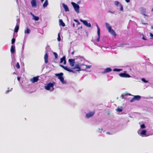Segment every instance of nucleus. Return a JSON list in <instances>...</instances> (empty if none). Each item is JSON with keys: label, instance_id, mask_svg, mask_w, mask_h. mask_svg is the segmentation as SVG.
Segmentation results:
<instances>
[{"label": "nucleus", "instance_id": "nucleus-1", "mask_svg": "<svg viewBox=\"0 0 153 153\" xmlns=\"http://www.w3.org/2000/svg\"><path fill=\"white\" fill-rule=\"evenodd\" d=\"M81 66H85V68H82L81 70L82 71H84L87 68H90L91 67V65H85L83 64H80V65L77 64H76L75 67L73 68V69H76V71H81V68H82L81 67H80Z\"/></svg>", "mask_w": 153, "mask_h": 153}, {"label": "nucleus", "instance_id": "nucleus-2", "mask_svg": "<svg viewBox=\"0 0 153 153\" xmlns=\"http://www.w3.org/2000/svg\"><path fill=\"white\" fill-rule=\"evenodd\" d=\"M105 26L107 29L108 30V32L112 35L114 36L115 37L116 36V34L115 31L112 29L111 26L108 23L105 24Z\"/></svg>", "mask_w": 153, "mask_h": 153}, {"label": "nucleus", "instance_id": "nucleus-3", "mask_svg": "<svg viewBox=\"0 0 153 153\" xmlns=\"http://www.w3.org/2000/svg\"><path fill=\"white\" fill-rule=\"evenodd\" d=\"M63 74L62 73H60L56 74L55 75L58 77V78L60 80L61 82L63 84L66 83V82L64 80V78L62 76Z\"/></svg>", "mask_w": 153, "mask_h": 153}, {"label": "nucleus", "instance_id": "nucleus-4", "mask_svg": "<svg viewBox=\"0 0 153 153\" xmlns=\"http://www.w3.org/2000/svg\"><path fill=\"white\" fill-rule=\"evenodd\" d=\"M71 4L72 5L73 7L75 10V11L77 13H79V6L74 2H71Z\"/></svg>", "mask_w": 153, "mask_h": 153}, {"label": "nucleus", "instance_id": "nucleus-5", "mask_svg": "<svg viewBox=\"0 0 153 153\" xmlns=\"http://www.w3.org/2000/svg\"><path fill=\"white\" fill-rule=\"evenodd\" d=\"M127 72L126 71H124L123 73H121L119 74L120 76L122 77L129 78L131 76L128 74L126 73Z\"/></svg>", "mask_w": 153, "mask_h": 153}, {"label": "nucleus", "instance_id": "nucleus-6", "mask_svg": "<svg viewBox=\"0 0 153 153\" xmlns=\"http://www.w3.org/2000/svg\"><path fill=\"white\" fill-rule=\"evenodd\" d=\"M54 86V84L53 83L50 82L46 86H45V88L46 89L48 90H49L50 89V88H53V87Z\"/></svg>", "mask_w": 153, "mask_h": 153}, {"label": "nucleus", "instance_id": "nucleus-7", "mask_svg": "<svg viewBox=\"0 0 153 153\" xmlns=\"http://www.w3.org/2000/svg\"><path fill=\"white\" fill-rule=\"evenodd\" d=\"M141 98V97L139 95L134 96V97L130 100L131 102H132L135 100H139Z\"/></svg>", "mask_w": 153, "mask_h": 153}, {"label": "nucleus", "instance_id": "nucleus-8", "mask_svg": "<svg viewBox=\"0 0 153 153\" xmlns=\"http://www.w3.org/2000/svg\"><path fill=\"white\" fill-rule=\"evenodd\" d=\"M95 113V111L89 112L86 114V117L87 118H88L90 117H92L94 115Z\"/></svg>", "mask_w": 153, "mask_h": 153}, {"label": "nucleus", "instance_id": "nucleus-9", "mask_svg": "<svg viewBox=\"0 0 153 153\" xmlns=\"http://www.w3.org/2000/svg\"><path fill=\"white\" fill-rule=\"evenodd\" d=\"M97 34L98 35V38L97 39V42H99L100 41V30L99 27L98 26V25L97 24Z\"/></svg>", "mask_w": 153, "mask_h": 153}, {"label": "nucleus", "instance_id": "nucleus-10", "mask_svg": "<svg viewBox=\"0 0 153 153\" xmlns=\"http://www.w3.org/2000/svg\"><path fill=\"white\" fill-rule=\"evenodd\" d=\"M80 21L82 22L83 24L86 26H87L88 27H90L91 26V24L90 23H88L87 22L86 20H83L81 19H80Z\"/></svg>", "mask_w": 153, "mask_h": 153}, {"label": "nucleus", "instance_id": "nucleus-11", "mask_svg": "<svg viewBox=\"0 0 153 153\" xmlns=\"http://www.w3.org/2000/svg\"><path fill=\"white\" fill-rule=\"evenodd\" d=\"M68 61L69 62L70 65L71 67H73L74 65L75 59H69Z\"/></svg>", "mask_w": 153, "mask_h": 153}, {"label": "nucleus", "instance_id": "nucleus-12", "mask_svg": "<svg viewBox=\"0 0 153 153\" xmlns=\"http://www.w3.org/2000/svg\"><path fill=\"white\" fill-rule=\"evenodd\" d=\"M39 76L34 77L31 79V81L33 83L36 82L39 80Z\"/></svg>", "mask_w": 153, "mask_h": 153}, {"label": "nucleus", "instance_id": "nucleus-13", "mask_svg": "<svg viewBox=\"0 0 153 153\" xmlns=\"http://www.w3.org/2000/svg\"><path fill=\"white\" fill-rule=\"evenodd\" d=\"M31 4L33 7L35 8L36 7L37 5L36 0H31Z\"/></svg>", "mask_w": 153, "mask_h": 153}, {"label": "nucleus", "instance_id": "nucleus-14", "mask_svg": "<svg viewBox=\"0 0 153 153\" xmlns=\"http://www.w3.org/2000/svg\"><path fill=\"white\" fill-rule=\"evenodd\" d=\"M45 62L47 63L48 62V55L46 52L44 56Z\"/></svg>", "mask_w": 153, "mask_h": 153}, {"label": "nucleus", "instance_id": "nucleus-15", "mask_svg": "<svg viewBox=\"0 0 153 153\" xmlns=\"http://www.w3.org/2000/svg\"><path fill=\"white\" fill-rule=\"evenodd\" d=\"M112 69L110 68H107L105 69L104 71H103L102 73V74H105L111 71Z\"/></svg>", "mask_w": 153, "mask_h": 153}, {"label": "nucleus", "instance_id": "nucleus-16", "mask_svg": "<svg viewBox=\"0 0 153 153\" xmlns=\"http://www.w3.org/2000/svg\"><path fill=\"white\" fill-rule=\"evenodd\" d=\"M62 5L64 8L65 9V10L66 12L69 11V9L67 5L65 4L64 3H63L62 4Z\"/></svg>", "mask_w": 153, "mask_h": 153}, {"label": "nucleus", "instance_id": "nucleus-17", "mask_svg": "<svg viewBox=\"0 0 153 153\" xmlns=\"http://www.w3.org/2000/svg\"><path fill=\"white\" fill-rule=\"evenodd\" d=\"M63 69H65V70L67 71H68L69 72H72V73H74V71L73 70H72L71 69H69V68H68L67 66H64Z\"/></svg>", "mask_w": 153, "mask_h": 153}, {"label": "nucleus", "instance_id": "nucleus-18", "mask_svg": "<svg viewBox=\"0 0 153 153\" xmlns=\"http://www.w3.org/2000/svg\"><path fill=\"white\" fill-rule=\"evenodd\" d=\"M128 95L131 96L132 95L130 94L124 93L121 94V97L122 99H123L124 98V97L125 96H127Z\"/></svg>", "mask_w": 153, "mask_h": 153}, {"label": "nucleus", "instance_id": "nucleus-19", "mask_svg": "<svg viewBox=\"0 0 153 153\" xmlns=\"http://www.w3.org/2000/svg\"><path fill=\"white\" fill-rule=\"evenodd\" d=\"M59 25H61L62 27H64L65 26V24L63 22L62 20L61 19H60L59 20Z\"/></svg>", "mask_w": 153, "mask_h": 153}, {"label": "nucleus", "instance_id": "nucleus-20", "mask_svg": "<svg viewBox=\"0 0 153 153\" xmlns=\"http://www.w3.org/2000/svg\"><path fill=\"white\" fill-rule=\"evenodd\" d=\"M11 52L13 54L15 52V46L14 45H12L11 46V48L10 49Z\"/></svg>", "mask_w": 153, "mask_h": 153}, {"label": "nucleus", "instance_id": "nucleus-21", "mask_svg": "<svg viewBox=\"0 0 153 153\" xmlns=\"http://www.w3.org/2000/svg\"><path fill=\"white\" fill-rule=\"evenodd\" d=\"M19 29V25H16L15 28L14 32L17 33Z\"/></svg>", "mask_w": 153, "mask_h": 153}, {"label": "nucleus", "instance_id": "nucleus-22", "mask_svg": "<svg viewBox=\"0 0 153 153\" xmlns=\"http://www.w3.org/2000/svg\"><path fill=\"white\" fill-rule=\"evenodd\" d=\"M48 5V0H45L44 4H43V7L44 8L46 7Z\"/></svg>", "mask_w": 153, "mask_h": 153}, {"label": "nucleus", "instance_id": "nucleus-23", "mask_svg": "<svg viewBox=\"0 0 153 153\" xmlns=\"http://www.w3.org/2000/svg\"><path fill=\"white\" fill-rule=\"evenodd\" d=\"M30 30L28 29L27 27L26 29L25 30V33H27V34H29L30 33Z\"/></svg>", "mask_w": 153, "mask_h": 153}, {"label": "nucleus", "instance_id": "nucleus-24", "mask_svg": "<svg viewBox=\"0 0 153 153\" xmlns=\"http://www.w3.org/2000/svg\"><path fill=\"white\" fill-rule=\"evenodd\" d=\"M33 19L36 21H38L39 19V17L33 15Z\"/></svg>", "mask_w": 153, "mask_h": 153}, {"label": "nucleus", "instance_id": "nucleus-25", "mask_svg": "<svg viewBox=\"0 0 153 153\" xmlns=\"http://www.w3.org/2000/svg\"><path fill=\"white\" fill-rule=\"evenodd\" d=\"M65 60V56H64L62 58H61L60 63H62Z\"/></svg>", "mask_w": 153, "mask_h": 153}, {"label": "nucleus", "instance_id": "nucleus-26", "mask_svg": "<svg viewBox=\"0 0 153 153\" xmlns=\"http://www.w3.org/2000/svg\"><path fill=\"white\" fill-rule=\"evenodd\" d=\"M146 130H143L141 132L140 134L142 135H146Z\"/></svg>", "mask_w": 153, "mask_h": 153}, {"label": "nucleus", "instance_id": "nucleus-27", "mask_svg": "<svg viewBox=\"0 0 153 153\" xmlns=\"http://www.w3.org/2000/svg\"><path fill=\"white\" fill-rule=\"evenodd\" d=\"M119 6H120V10L121 11H123V7L122 5V4H120Z\"/></svg>", "mask_w": 153, "mask_h": 153}, {"label": "nucleus", "instance_id": "nucleus-28", "mask_svg": "<svg viewBox=\"0 0 153 153\" xmlns=\"http://www.w3.org/2000/svg\"><path fill=\"white\" fill-rule=\"evenodd\" d=\"M122 70V69H117V68H114L113 69V71H121Z\"/></svg>", "mask_w": 153, "mask_h": 153}, {"label": "nucleus", "instance_id": "nucleus-29", "mask_svg": "<svg viewBox=\"0 0 153 153\" xmlns=\"http://www.w3.org/2000/svg\"><path fill=\"white\" fill-rule=\"evenodd\" d=\"M53 54L54 55L55 59H57L58 58V56L56 52H53Z\"/></svg>", "mask_w": 153, "mask_h": 153}, {"label": "nucleus", "instance_id": "nucleus-30", "mask_svg": "<svg viewBox=\"0 0 153 153\" xmlns=\"http://www.w3.org/2000/svg\"><path fill=\"white\" fill-rule=\"evenodd\" d=\"M116 111L118 112H120L122 111L123 109L121 108H118L116 109Z\"/></svg>", "mask_w": 153, "mask_h": 153}, {"label": "nucleus", "instance_id": "nucleus-31", "mask_svg": "<svg viewBox=\"0 0 153 153\" xmlns=\"http://www.w3.org/2000/svg\"><path fill=\"white\" fill-rule=\"evenodd\" d=\"M120 3L118 1H115L114 2L115 5H116L117 6H118L119 5H120Z\"/></svg>", "mask_w": 153, "mask_h": 153}, {"label": "nucleus", "instance_id": "nucleus-32", "mask_svg": "<svg viewBox=\"0 0 153 153\" xmlns=\"http://www.w3.org/2000/svg\"><path fill=\"white\" fill-rule=\"evenodd\" d=\"M57 40L58 41H60L61 40L60 33H58V34Z\"/></svg>", "mask_w": 153, "mask_h": 153}, {"label": "nucleus", "instance_id": "nucleus-33", "mask_svg": "<svg viewBox=\"0 0 153 153\" xmlns=\"http://www.w3.org/2000/svg\"><path fill=\"white\" fill-rule=\"evenodd\" d=\"M141 80H142L143 82H145V83H147L148 82V81H147V80H146L145 79V78H142V79H141Z\"/></svg>", "mask_w": 153, "mask_h": 153}, {"label": "nucleus", "instance_id": "nucleus-34", "mask_svg": "<svg viewBox=\"0 0 153 153\" xmlns=\"http://www.w3.org/2000/svg\"><path fill=\"white\" fill-rule=\"evenodd\" d=\"M16 39L15 38H13L11 40V44H13L15 42Z\"/></svg>", "mask_w": 153, "mask_h": 153}, {"label": "nucleus", "instance_id": "nucleus-35", "mask_svg": "<svg viewBox=\"0 0 153 153\" xmlns=\"http://www.w3.org/2000/svg\"><path fill=\"white\" fill-rule=\"evenodd\" d=\"M16 67L17 68L19 69L20 68V66L19 62H17L16 64Z\"/></svg>", "mask_w": 153, "mask_h": 153}, {"label": "nucleus", "instance_id": "nucleus-36", "mask_svg": "<svg viewBox=\"0 0 153 153\" xmlns=\"http://www.w3.org/2000/svg\"><path fill=\"white\" fill-rule=\"evenodd\" d=\"M140 127L142 128H146V126L144 124H142L140 125Z\"/></svg>", "mask_w": 153, "mask_h": 153}, {"label": "nucleus", "instance_id": "nucleus-37", "mask_svg": "<svg viewBox=\"0 0 153 153\" xmlns=\"http://www.w3.org/2000/svg\"><path fill=\"white\" fill-rule=\"evenodd\" d=\"M74 21L75 22H76V23H77V25L80 24V23L78 22V20H76V19H74Z\"/></svg>", "mask_w": 153, "mask_h": 153}, {"label": "nucleus", "instance_id": "nucleus-38", "mask_svg": "<svg viewBox=\"0 0 153 153\" xmlns=\"http://www.w3.org/2000/svg\"><path fill=\"white\" fill-rule=\"evenodd\" d=\"M150 36L151 37V38L152 39H153V34L151 33H150Z\"/></svg>", "mask_w": 153, "mask_h": 153}, {"label": "nucleus", "instance_id": "nucleus-39", "mask_svg": "<svg viewBox=\"0 0 153 153\" xmlns=\"http://www.w3.org/2000/svg\"><path fill=\"white\" fill-rule=\"evenodd\" d=\"M12 88H11V89L10 90H7V91H6V92H5V93H6V94H7V93H8L10 91H12Z\"/></svg>", "mask_w": 153, "mask_h": 153}, {"label": "nucleus", "instance_id": "nucleus-40", "mask_svg": "<svg viewBox=\"0 0 153 153\" xmlns=\"http://www.w3.org/2000/svg\"><path fill=\"white\" fill-rule=\"evenodd\" d=\"M108 12H109V13H112V14H114V11H108Z\"/></svg>", "mask_w": 153, "mask_h": 153}, {"label": "nucleus", "instance_id": "nucleus-41", "mask_svg": "<svg viewBox=\"0 0 153 153\" xmlns=\"http://www.w3.org/2000/svg\"><path fill=\"white\" fill-rule=\"evenodd\" d=\"M59 66L61 67L62 68H63L64 67V66L62 65H59Z\"/></svg>", "mask_w": 153, "mask_h": 153}, {"label": "nucleus", "instance_id": "nucleus-42", "mask_svg": "<svg viewBox=\"0 0 153 153\" xmlns=\"http://www.w3.org/2000/svg\"><path fill=\"white\" fill-rule=\"evenodd\" d=\"M63 64L64 65H65L66 64V60H65L64 61Z\"/></svg>", "mask_w": 153, "mask_h": 153}, {"label": "nucleus", "instance_id": "nucleus-43", "mask_svg": "<svg viewBox=\"0 0 153 153\" xmlns=\"http://www.w3.org/2000/svg\"><path fill=\"white\" fill-rule=\"evenodd\" d=\"M106 133L107 134H109V135H111V134H112L110 132H107Z\"/></svg>", "mask_w": 153, "mask_h": 153}, {"label": "nucleus", "instance_id": "nucleus-44", "mask_svg": "<svg viewBox=\"0 0 153 153\" xmlns=\"http://www.w3.org/2000/svg\"><path fill=\"white\" fill-rule=\"evenodd\" d=\"M125 1L127 3L129 2L130 1V0H125Z\"/></svg>", "mask_w": 153, "mask_h": 153}, {"label": "nucleus", "instance_id": "nucleus-45", "mask_svg": "<svg viewBox=\"0 0 153 153\" xmlns=\"http://www.w3.org/2000/svg\"><path fill=\"white\" fill-rule=\"evenodd\" d=\"M85 66H81V67H81L82 68H81V70L82 68H85ZM82 70H81V71Z\"/></svg>", "mask_w": 153, "mask_h": 153}, {"label": "nucleus", "instance_id": "nucleus-46", "mask_svg": "<svg viewBox=\"0 0 153 153\" xmlns=\"http://www.w3.org/2000/svg\"><path fill=\"white\" fill-rule=\"evenodd\" d=\"M142 39H143L144 40H146V39H145L144 37H143Z\"/></svg>", "mask_w": 153, "mask_h": 153}, {"label": "nucleus", "instance_id": "nucleus-47", "mask_svg": "<svg viewBox=\"0 0 153 153\" xmlns=\"http://www.w3.org/2000/svg\"><path fill=\"white\" fill-rule=\"evenodd\" d=\"M17 79L19 81L20 79V77H17Z\"/></svg>", "mask_w": 153, "mask_h": 153}, {"label": "nucleus", "instance_id": "nucleus-48", "mask_svg": "<svg viewBox=\"0 0 153 153\" xmlns=\"http://www.w3.org/2000/svg\"><path fill=\"white\" fill-rule=\"evenodd\" d=\"M44 1V0H41V2H42Z\"/></svg>", "mask_w": 153, "mask_h": 153}, {"label": "nucleus", "instance_id": "nucleus-49", "mask_svg": "<svg viewBox=\"0 0 153 153\" xmlns=\"http://www.w3.org/2000/svg\"><path fill=\"white\" fill-rule=\"evenodd\" d=\"M73 27H74L75 26V24L74 23H73Z\"/></svg>", "mask_w": 153, "mask_h": 153}, {"label": "nucleus", "instance_id": "nucleus-50", "mask_svg": "<svg viewBox=\"0 0 153 153\" xmlns=\"http://www.w3.org/2000/svg\"><path fill=\"white\" fill-rule=\"evenodd\" d=\"M30 14L32 16H33V15H34L33 14L31 13H30Z\"/></svg>", "mask_w": 153, "mask_h": 153}, {"label": "nucleus", "instance_id": "nucleus-51", "mask_svg": "<svg viewBox=\"0 0 153 153\" xmlns=\"http://www.w3.org/2000/svg\"><path fill=\"white\" fill-rule=\"evenodd\" d=\"M143 15L145 16H146V15L145 14H143Z\"/></svg>", "mask_w": 153, "mask_h": 153}, {"label": "nucleus", "instance_id": "nucleus-52", "mask_svg": "<svg viewBox=\"0 0 153 153\" xmlns=\"http://www.w3.org/2000/svg\"><path fill=\"white\" fill-rule=\"evenodd\" d=\"M74 53V52H72V54H73Z\"/></svg>", "mask_w": 153, "mask_h": 153}, {"label": "nucleus", "instance_id": "nucleus-53", "mask_svg": "<svg viewBox=\"0 0 153 153\" xmlns=\"http://www.w3.org/2000/svg\"><path fill=\"white\" fill-rule=\"evenodd\" d=\"M152 11H153V8L151 10Z\"/></svg>", "mask_w": 153, "mask_h": 153}, {"label": "nucleus", "instance_id": "nucleus-54", "mask_svg": "<svg viewBox=\"0 0 153 153\" xmlns=\"http://www.w3.org/2000/svg\"><path fill=\"white\" fill-rule=\"evenodd\" d=\"M16 74V73L15 72H14L13 73V74Z\"/></svg>", "mask_w": 153, "mask_h": 153}]
</instances>
